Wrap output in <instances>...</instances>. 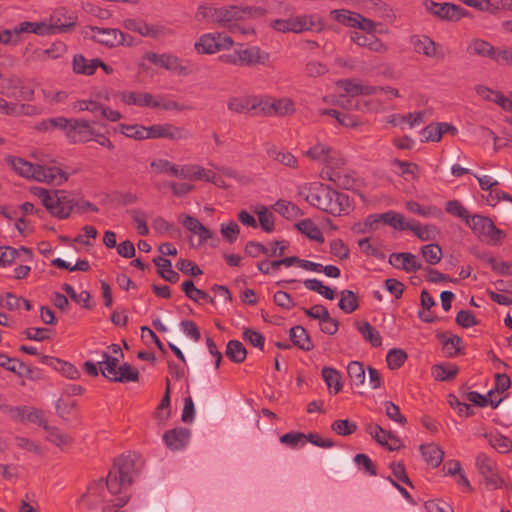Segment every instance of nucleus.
Wrapping results in <instances>:
<instances>
[{
    "label": "nucleus",
    "mask_w": 512,
    "mask_h": 512,
    "mask_svg": "<svg viewBox=\"0 0 512 512\" xmlns=\"http://www.w3.org/2000/svg\"><path fill=\"white\" fill-rule=\"evenodd\" d=\"M331 429L338 435L349 436L357 430V425L348 419L335 420L331 425Z\"/></svg>",
    "instance_id": "obj_57"
},
{
    "label": "nucleus",
    "mask_w": 512,
    "mask_h": 512,
    "mask_svg": "<svg viewBox=\"0 0 512 512\" xmlns=\"http://www.w3.org/2000/svg\"><path fill=\"white\" fill-rule=\"evenodd\" d=\"M238 60L241 66H254L265 64L269 60V54L263 52L258 46H252L245 49H238Z\"/></svg>",
    "instance_id": "obj_20"
},
{
    "label": "nucleus",
    "mask_w": 512,
    "mask_h": 512,
    "mask_svg": "<svg viewBox=\"0 0 512 512\" xmlns=\"http://www.w3.org/2000/svg\"><path fill=\"white\" fill-rule=\"evenodd\" d=\"M322 376L330 393L336 395L342 390L341 375L336 369L324 367L322 369Z\"/></svg>",
    "instance_id": "obj_35"
},
{
    "label": "nucleus",
    "mask_w": 512,
    "mask_h": 512,
    "mask_svg": "<svg viewBox=\"0 0 512 512\" xmlns=\"http://www.w3.org/2000/svg\"><path fill=\"white\" fill-rule=\"evenodd\" d=\"M358 325V330L365 341L369 342L373 347H379L382 344V337L380 333L369 323L364 322Z\"/></svg>",
    "instance_id": "obj_39"
},
{
    "label": "nucleus",
    "mask_w": 512,
    "mask_h": 512,
    "mask_svg": "<svg viewBox=\"0 0 512 512\" xmlns=\"http://www.w3.org/2000/svg\"><path fill=\"white\" fill-rule=\"evenodd\" d=\"M117 375L113 377V382H137L139 380V372L129 363L125 362L118 367Z\"/></svg>",
    "instance_id": "obj_40"
},
{
    "label": "nucleus",
    "mask_w": 512,
    "mask_h": 512,
    "mask_svg": "<svg viewBox=\"0 0 512 512\" xmlns=\"http://www.w3.org/2000/svg\"><path fill=\"white\" fill-rule=\"evenodd\" d=\"M443 348L446 350L447 357H455L461 352L462 338L458 335H452L446 338L444 334L439 336Z\"/></svg>",
    "instance_id": "obj_43"
},
{
    "label": "nucleus",
    "mask_w": 512,
    "mask_h": 512,
    "mask_svg": "<svg viewBox=\"0 0 512 512\" xmlns=\"http://www.w3.org/2000/svg\"><path fill=\"white\" fill-rule=\"evenodd\" d=\"M220 232L225 240L233 243L238 238L240 229L235 221H230L228 224H221Z\"/></svg>",
    "instance_id": "obj_64"
},
{
    "label": "nucleus",
    "mask_w": 512,
    "mask_h": 512,
    "mask_svg": "<svg viewBox=\"0 0 512 512\" xmlns=\"http://www.w3.org/2000/svg\"><path fill=\"white\" fill-rule=\"evenodd\" d=\"M420 451L427 464L433 468L438 467L443 461L444 452L440 446L434 443L421 445Z\"/></svg>",
    "instance_id": "obj_27"
},
{
    "label": "nucleus",
    "mask_w": 512,
    "mask_h": 512,
    "mask_svg": "<svg viewBox=\"0 0 512 512\" xmlns=\"http://www.w3.org/2000/svg\"><path fill=\"white\" fill-rule=\"evenodd\" d=\"M389 263L407 273H414L422 268V264L417 260L416 255L409 252L392 253L389 257Z\"/></svg>",
    "instance_id": "obj_17"
},
{
    "label": "nucleus",
    "mask_w": 512,
    "mask_h": 512,
    "mask_svg": "<svg viewBox=\"0 0 512 512\" xmlns=\"http://www.w3.org/2000/svg\"><path fill=\"white\" fill-rule=\"evenodd\" d=\"M326 468L337 478L347 477L352 471L350 458L341 451H331L326 456Z\"/></svg>",
    "instance_id": "obj_12"
},
{
    "label": "nucleus",
    "mask_w": 512,
    "mask_h": 512,
    "mask_svg": "<svg viewBox=\"0 0 512 512\" xmlns=\"http://www.w3.org/2000/svg\"><path fill=\"white\" fill-rule=\"evenodd\" d=\"M0 409L4 413L10 415V417L15 421L21 423L30 422L42 426L44 429H48V425L46 420L44 419L43 412L35 407H13L7 404H3V406H0Z\"/></svg>",
    "instance_id": "obj_8"
},
{
    "label": "nucleus",
    "mask_w": 512,
    "mask_h": 512,
    "mask_svg": "<svg viewBox=\"0 0 512 512\" xmlns=\"http://www.w3.org/2000/svg\"><path fill=\"white\" fill-rule=\"evenodd\" d=\"M150 166L158 174L166 173L171 176H174L177 174V165L173 164L172 162H170L166 159L154 160L151 162Z\"/></svg>",
    "instance_id": "obj_58"
},
{
    "label": "nucleus",
    "mask_w": 512,
    "mask_h": 512,
    "mask_svg": "<svg viewBox=\"0 0 512 512\" xmlns=\"http://www.w3.org/2000/svg\"><path fill=\"white\" fill-rule=\"evenodd\" d=\"M268 153L270 157L285 166L291 168H295L297 166V159L288 151L270 150Z\"/></svg>",
    "instance_id": "obj_61"
},
{
    "label": "nucleus",
    "mask_w": 512,
    "mask_h": 512,
    "mask_svg": "<svg viewBox=\"0 0 512 512\" xmlns=\"http://www.w3.org/2000/svg\"><path fill=\"white\" fill-rule=\"evenodd\" d=\"M238 6L213 7L208 4L200 5L195 13V19L199 22L217 23L223 27L228 26L239 16Z\"/></svg>",
    "instance_id": "obj_4"
},
{
    "label": "nucleus",
    "mask_w": 512,
    "mask_h": 512,
    "mask_svg": "<svg viewBox=\"0 0 512 512\" xmlns=\"http://www.w3.org/2000/svg\"><path fill=\"white\" fill-rule=\"evenodd\" d=\"M120 132L129 138H134L136 140H144L147 139V129L142 125H128V124H119L118 126Z\"/></svg>",
    "instance_id": "obj_50"
},
{
    "label": "nucleus",
    "mask_w": 512,
    "mask_h": 512,
    "mask_svg": "<svg viewBox=\"0 0 512 512\" xmlns=\"http://www.w3.org/2000/svg\"><path fill=\"white\" fill-rule=\"evenodd\" d=\"M445 210L447 213L459 217L467 223L470 218L469 211L458 200H450L446 203Z\"/></svg>",
    "instance_id": "obj_53"
},
{
    "label": "nucleus",
    "mask_w": 512,
    "mask_h": 512,
    "mask_svg": "<svg viewBox=\"0 0 512 512\" xmlns=\"http://www.w3.org/2000/svg\"><path fill=\"white\" fill-rule=\"evenodd\" d=\"M467 53L469 55L486 57L494 61L496 48L485 40L473 39L467 46Z\"/></svg>",
    "instance_id": "obj_25"
},
{
    "label": "nucleus",
    "mask_w": 512,
    "mask_h": 512,
    "mask_svg": "<svg viewBox=\"0 0 512 512\" xmlns=\"http://www.w3.org/2000/svg\"><path fill=\"white\" fill-rule=\"evenodd\" d=\"M59 191L49 192L46 189L38 188L37 195L42 199L43 205L52 214L56 215L60 219L64 218V207L61 202V198L58 195Z\"/></svg>",
    "instance_id": "obj_21"
},
{
    "label": "nucleus",
    "mask_w": 512,
    "mask_h": 512,
    "mask_svg": "<svg viewBox=\"0 0 512 512\" xmlns=\"http://www.w3.org/2000/svg\"><path fill=\"white\" fill-rule=\"evenodd\" d=\"M98 207L82 196L66 195V219L72 215H83L88 212L97 213Z\"/></svg>",
    "instance_id": "obj_15"
},
{
    "label": "nucleus",
    "mask_w": 512,
    "mask_h": 512,
    "mask_svg": "<svg viewBox=\"0 0 512 512\" xmlns=\"http://www.w3.org/2000/svg\"><path fill=\"white\" fill-rule=\"evenodd\" d=\"M242 337L245 341L249 342L252 346L259 348L261 351L264 350L265 338L261 333L255 331L251 328H244Z\"/></svg>",
    "instance_id": "obj_55"
},
{
    "label": "nucleus",
    "mask_w": 512,
    "mask_h": 512,
    "mask_svg": "<svg viewBox=\"0 0 512 512\" xmlns=\"http://www.w3.org/2000/svg\"><path fill=\"white\" fill-rule=\"evenodd\" d=\"M137 474L135 459L131 455L117 458L106 477L91 481L81 496L82 508L111 512L123 508L130 500L128 489Z\"/></svg>",
    "instance_id": "obj_1"
},
{
    "label": "nucleus",
    "mask_w": 512,
    "mask_h": 512,
    "mask_svg": "<svg viewBox=\"0 0 512 512\" xmlns=\"http://www.w3.org/2000/svg\"><path fill=\"white\" fill-rule=\"evenodd\" d=\"M411 43L415 52L427 57L437 56V44L428 36H413L411 38Z\"/></svg>",
    "instance_id": "obj_26"
},
{
    "label": "nucleus",
    "mask_w": 512,
    "mask_h": 512,
    "mask_svg": "<svg viewBox=\"0 0 512 512\" xmlns=\"http://www.w3.org/2000/svg\"><path fill=\"white\" fill-rule=\"evenodd\" d=\"M157 267V273L166 281L176 283L179 281L180 275L171 267V261L162 256L153 259Z\"/></svg>",
    "instance_id": "obj_28"
},
{
    "label": "nucleus",
    "mask_w": 512,
    "mask_h": 512,
    "mask_svg": "<svg viewBox=\"0 0 512 512\" xmlns=\"http://www.w3.org/2000/svg\"><path fill=\"white\" fill-rule=\"evenodd\" d=\"M485 438L490 446L499 453H508L512 450V440L502 434H485Z\"/></svg>",
    "instance_id": "obj_37"
},
{
    "label": "nucleus",
    "mask_w": 512,
    "mask_h": 512,
    "mask_svg": "<svg viewBox=\"0 0 512 512\" xmlns=\"http://www.w3.org/2000/svg\"><path fill=\"white\" fill-rule=\"evenodd\" d=\"M317 21L313 15H297L288 19H276L271 22V27L282 33H301L313 30Z\"/></svg>",
    "instance_id": "obj_7"
},
{
    "label": "nucleus",
    "mask_w": 512,
    "mask_h": 512,
    "mask_svg": "<svg viewBox=\"0 0 512 512\" xmlns=\"http://www.w3.org/2000/svg\"><path fill=\"white\" fill-rule=\"evenodd\" d=\"M476 466L483 476L487 487L490 489L502 487L504 480L498 474V467L495 460L485 453H480L476 458Z\"/></svg>",
    "instance_id": "obj_9"
},
{
    "label": "nucleus",
    "mask_w": 512,
    "mask_h": 512,
    "mask_svg": "<svg viewBox=\"0 0 512 512\" xmlns=\"http://www.w3.org/2000/svg\"><path fill=\"white\" fill-rule=\"evenodd\" d=\"M406 230L412 231L422 241L434 240L439 234V229L433 224L421 226L417 222H412L406 225Z\"/></svg>",
    "instance_id": "obj_29"
},
{
    "label": "nucleus",
    "mask_w": 512,
    "mask_h": 512,
    "mask_svg": "<svg viewBox=\"0 0 512 512\" xmlns=\"http://www.w3.org/2000/svg\"><path fill=\"white\" fill-rule=\"evenodd\" d=\"M0 79L2 80L0 86L1 95L20 101L33 100L34 90L27 86L19 76L13 74L8 77H4L0 72Z\"/></svg>",
    "instance_id": "obj_6"
},
{
    "label": "nucleus",
    "mask_w": 512,
    "mask_h": 512,
    "mask_svg": "<svg viewBox=\"0 0 512 512\" xmlns=\"http://www.w3.org/2000/svg\"><path fill=\"white\" fill-rule=\"evenodd\" d=\"M295 226L301 233L305 234L311 240H315L319 243L324 242L322 231L311 219H304L298 222Z\"/></svg>",
    "instance_id": "obj_34"
},
{
    "label": "nucleus",
    "mask_w": 512,
    "mask_h": 512,
    "mask_svg": "<svg viewBox=\"0 0 512 512\" xmlns=\"http://www.w3.org/2000/svg\"><path fill=\"white\" fill-rule=\"evenodd\" d=\"M289 336L293 345L303 351H311L314 348L311 338L303 326L297 325L292 327L289 331Z\"/></svg>",
    "instance_id": "obj_24"
},
{
    "label": "nucleus",
    "mask_w": 512,
    "mask_h": 512,
    "mask_svg": "<svg viewBox=\"0 0 512 512\" xmlns=\"http://www.w3.org/2000/svg\"><path fill=\"white\" fill-rule=\"evenodd\" d=\"M385 414L386 416L401 425H405L407 423V419L404 415L401 414L400 408L398 405L394 404L391 401H386L384 403Z\"/></svg>",
    "instance_id": "obj_60"
},
{
    "label": "nucleus",
    "mask_w": 512,
    "mask_h": 512,
    "mask_svg": "<svg viewBox=\"0 0 512 512\" xmlns=\"http://www.w3.org/2000/svg\"><path fill=\"white\" fill-rule=\"evenodd\" d=\"M8 162L20 176L33 178L40 182H52L61 171L55 167H44L39 164L34 165L23 158L11 157L8 159Z\"/></svg>",
    "instance_id": "obj_3"
},
{
    "label": "nucleus",
    "mask_w": 512,
    "mask_h": 512,
    "mask_svg": "<svg viewBox=\"0 0 512 512\" xmlns=\"http://www.w3.org/2000/svg\"><path fill=\"white\" fill-rule=\"evenodd\" d=\"M261 104V97L258 96H237L229 98L227 107L235 113H247L257 110Z\"/></svg>",
    "instance_id": "obj_19"
},
{
    "label": "nucleus",
    "mask_w": 512,
    "mask_h": 512,
    "mask_svg": "<svg viewBox=\"0 0 512 512\" xmlns=\"http://www.w3.org/2000/svg\"><path fill=\"white\" fill-rule=\"evenodd\" d=\"M303 284L308 290L317 292L328 300H333L335 297L334 291L318 279H306Z\"/></svg>",
    "instance_id": "obj_46"
},
{
    "label": "nucleus",
    "mask_w": 512,
    "mask_h": 512,
    "mask_svg": "<svg viewBox=\"0 0 512 512\" xmlns=\"http://www.w3.org/2000/svg\"><path fill=\"white\" fill-rule=\"evenodd\" d=\"M335 13V19L346 26L356 28V24H359L357 16H359V13L352 12L349 10H336Z\"/></svg>",
    "instance_id": "obj_59"
},
{
    "label": "nucleus",
    "mask_w": 512,
    "mask_h": 512,
    "mask_svg": "<svg viewBox=\"0 0 512 512\" xmlns=\"http://www.w3.org/2000/svg\"><path fill=\"white\" fill-rule=\"evenodd\" d=\"M195 49L199 53L213 54L218 52L217 41L213 33H207L202 35L199 40L195 43Z\"/></svg>",
    "instance_id": "obj_42"
},
{
    "label": "nucleus",
    "mask_w": 512,
    "mask_h": 512,
    "mask_svg": "<svg viewBox=\"0 0 512 512\" xmlns=\"http://www.w3.org/2000/svg\"><path fill=\"white\" fill-rule=\"evenodd\" d=\"M337 87L343 89L349 98H355L358 95L377 94L382 87L361 85L352 79H341L336 82Z\"/></svg>",
    "instance_id": "obj_18"
},
{
    "label": "nucleus",
    "mask_w": 512,
    "mask_h": 512,
    "mask_svg": "<svg viewBox=\"0 0 512 512\" xmlns=\"http://www.w3.org/2000/svg\"><path fill=\"white\" fill-rule=\"evenodd\" d=\"M94 129L86 120L66 119V138L71 143H86L93 139Z\"/></svg>",
    "instance_id": "obj_11"
},
{
    "label": "nucleus",
    "mask_w": 512,
    "mask_h": 512,
    "mask_svg": "<svg viewBox=\"0 0 512 512\" xmlns=\"http://www.w3.org/2000/svg\"><path fill=\"white\" fill-rule=\"evenodd\" d=\"M91 30L92 38L107 47H116L125 41L124 33L119 29L92 27Z\"/></svg>",
    "instance_id": "obj_14"
},
{
    "label": "nucleus",
    "mask_w": 512,
    "mask_h": 512,
    "mask_svg": "<svg viewBox=\"0 0 512 512\" xmlns=\"http://www.w3.org/2000/svg\"><path fill=\"white\" fill-rule=\"evenodd\" d=\"M0 366L7 369L8 371L22 375V370L26 369V365L23 362L15 358H10L5 354L0 353Z\"/></svg>",
    "instance_id": "obj_56"
},
{
    "label": "nucleus",
    "mask_w": 512,
    "mask_h": 512,
    "mask_svg": "<svg viewBox=\"0 0 512 512\" xmlns=\"http://www.w3.org/2000/svg\"><path fill=\"white\" fill-rule=\"evenodd\" d=\"M226 356L234 363H243L247 357V350L239 340H230L227 343Z\"/></svg>",
    "instance_id": "obj_32"
},
{
    "label": "nucleus",
    "mask_w": 512,
    "mask_h": 512,
    "mask_svg": "<svg viewBox=\"0 0 512 512\" xmlns=\"http://www.w3.org/2000/svg\"><path fill=\"white\" fill-rule=\"evenodd\" d=\"M407 353L403 349L393 348L386 355V362L391 370L399 369L407 360Z\"/></svg>",
    "instance_id": "obj_48"
},
{
    "label": "nucleus",
    "mask_w": 512,
    "mask_h": 512,
    "mask_svg": "<svg viewBox=\"0 0 512 512\" xmlns=\"http://www.w3.org/2000/svg\"><path fill=\"white\" fill-rule=\"evenodd\" d=\"M432 372L436 380L439 381H449L458 373V367L455 365L445 366L442 364L434 365L432 367Z\"/></svg>",
    "instance_id": "obj_52"
},
{
    "label": "nucleus",
    "mask_w": 512,
    "mask_h": 512,
    "mask_svg": "<svg viewBox=\"0 0 512 512\" xmlns=\"http://www.w3.org/2000/svg\"><path fill=\"white\" fill-rule=\"evenodd\" d=\"M103 361H99L98 365L100 366V373L103 377L113 382V377L117 375L118 363L119 360L115 356H111L107 352H103L102 354Z\"/></svg>",
    "instance_id": "obj_30"
},
{
    "label": "nucleus",
    "mask_w": 512,
    "mask_h": 512,
    "mask_svg": "<svg viewBox=\"0 0 512 512\" xmlns=\"http://www.w3.org/2000/svg\"><path fill=\"white\" fill-rule=\"evenodd\" d=\"M330 253L340 260H345L349 258L350 250L342 239H334L330 242Z\"/></svg>",
    "instance_id": "obj_62"
},
{
    "label": "nucleus",
    "mask_w": 512,
    "mask_h": 512,
    "mask_svg": "<svg viewBox=\"0 0 512 512\" xmlns=\"http://www.w3.org/2000/svg\"><path fill=\"white\" fill-rule=\"evenodd\" d=\"M20 253L25 254L26 260L32 259V251L29 248L21 247L19 250L6 246L0 247V265L11 264L19 256Z\"/></svg>",
    "instance_id": "obj_33"
},
{
    "label": "nucleus",
    "mask_w": 512,
    "mask_h": 512,
    "mask_svg": "<svg viewBox=\"0 0 512 512\" xmlns=\"http://www.w3.org/2000/svg\"><path fill=\"white\" fill-rule=\"evenodd\" d=\"M147 59L157 65V66H160L162 68H165V69H168V70H172V69H175L177 66H178V58L174 55H169V54H156V53H152L151 55H149L147 57Z\"/></svg>",
    "instance_id": "obj_45"
},
{
    "label": "nucleus",
    "mask_w": 512,
    "mask_h": 512,
    "mask_svg": "<svg viewBox=\"0 0 512 512\" xmlns=\"http://www.w3.org/2000/svg\"><path fill=\"white\" fill-rule=\"evenodd\" d=\"M381 221L385 225L391 226L394 229L397 230H406V225L409 224V222L405 221V218L403 215H401L398 212L395 211H388L381 214Z\"/></svg>",
    "instance_id": "obj_44"
},
{
    "label": "nucleus",
    "mask_w": 512,
    "mask_h": 512,
    "mask_svg": "<svg viewBox=\"0 0 512 512\" xmlns=\"http://www.w3.org/2000/svg\"><path fill=\"white\" fill-rule=\"evenodd\" d=\"M139 235L146 236L149 234L147 226V215L140 209H131L128 211Z\"/></svg>",
    "instance_id": "obj_49"
},
{
    "label": "nucleus",
    "mask_w": 512,
    "mask_h": 512,
    "mask_svg": "<svg viewBox=\"0 0 512 512\" xmlns=\"http://www.w3.org/2000/svg\"><path fill=\"white\" fill-rule=\"evenodd\" d=\"M424 508H425L426 512H448V511L453 512L454 511V507L450 503H448L442 499L428 500L424 503Z\"/></svg>",
    "instance_id": "obj_63"
},
{
    "label": "nucleus",
    "mask_w": 512,
    "mask_h": 512,
    "mask_svg": "<svg viewBox=\"0 0 512 512\" xmlns=\"http://www.w3.org/2000/svg\"><path fill=\"white\" fill-rule=\"evenodd\" d=\"M22 334L29 340L44 341L52 337V330L49 328L31 327L25 329Z\"/></svg>",
    "instance_id": "obj_54"
},
{
    "label": "nucleus",
    "mask_w": 512,
    "mask_h": 512,
    "mask_svg": "<svg viewBox=\"0 0 512 512\" xmlns=\"http://www.w3.org/2000/svg\"><path fill=\"white\" fill-rule=\"evenodd\" d=\"M340 295L338 306L343 312L350 314L358 309V297L352 290H342Z\"/></svg>",
    "instance_id": "obj_38"
},
{
    "label": "nucleus",
    "mask_w": 512,
    "mask_h": 512,
    "mask_svg": "<svg viewBox=\"0 0 512 512\" xmlns=\"http://www.w3.org/2000/svg\"><path fill=\"white\" fill-rule=\"evenodd\" d=\"M421 254L430 265L438 264L442 259V249L438 244H428L421 248Z\"/></svg>",
    "instance_id": "obj_47"
},
{
    "label": "nucleus",
    "mask_w": 512,
    "mask_h": 512,
    "mask_svg": "<svg viewBox=\"0 0 512 512\" xmlns=\"http://www.w3.org/2000/svg\"><path fill=\"white\" fill-rule=\"evenodd\" d=\"M121 100L128 105H136L139 107H160V102L154 100L153 95L147 92H123Z\"/></svg>",
    "instance_id": "obj_22"
},
{
    "label": "nucleus",
    "mask_w": 512,
    "mask_h": 512,
    "mask_svg": "<svg viewBox=\"0 0 512 512\" xmlns=\"http://www.w3.org/2000/svg\"><path fill=\"white\" fill-rule=\"evenodd\" d=\"M305 200L312 206L333 216L347 214L351 208L349 196L323 183L308 188Z\"/></svg>",
    "instance_id": "obj_2"
},
{
    "label": "nucleus",
    "mask_w": 512,
    "mask_h": 512,
    "mask_svg": "<svg viewBox=\"0 0 512 512\" xmlns=\"http://www.w3.org/2000/svg\"><path fill=\"white\" fill-rule=\"evenodd\" d=\"M350 383L355 387H362L365 382V369L361 362L352 361L347 366Z\"/></svg>",
    "instance_id": "obj_36"
},
{
    "label": "nucleus",
    "mask_w": 512,
    "mask_h": 512,
    "mask_svg": "<svg viewBox=\"0 0 512 512\" xmlns=\"http://www.w3.org/2000/svg\"><path fill=\"white\" fill-rule=\"evenodd\" d=\"M190 435L191 432L188 428L178 427L167 430L163 434V440L170 450L177 451L183 449L187 445Z\"/></svg>",
    "instance_id": "obj_16"
},
{
    "label": "nucleus",
    "mask_w": 512,
    "mask_h": 512,
    "mask_svg": "<svg viewBox=\"0 0 512 512\" xmlns=\"http://www.w3.org/2000/svg\"><path fill=\"white\" fill-rule=\"evenodd\" d=\"M147 129V139L167 138L170 140L184 139L188 137L185 129L176 127L172 124H156Z\"/></svg>",
    "instance_id": "obj_13"
},
{
    "label": "nucleus",
    "mask_w": 512,
    "mask_h": 512,
    "mask_svg": "<svg viewBox=\"0 0 512 512\" xmlns=\"http://www.w3.org/2000/svg\"><path fill=\"white\" fill-rule=\"evenodd\" d=\"M14 32L15 35L29 32L35 33L37 35H47V23L24 21L15 26Z\"/></svg>",
    "instance_id": "obj_41"
},
{
    "label": "nucleus",
    "mask_w": 512,
    "mask_h": 512,
    "mask_svg": "<svg viewBox=\"0 0 512 512\" xmlns=\"http://www.w3.org/2000/svg\"><path fill=\"white\" fill-rule=\"evenodd\" d=\"M466 224L474 234L488 243L498 244L505 237L503 230L497 228L489 217L475 214L467 219Z\"/></svg>",
    "instance_id": "obj_5"
},
{
    "label": "nucleus",
    "mask_w": 512,
    "mask_h": 512,
    "mask_svg": "<svg viewBox=\"0 0 512 512\" xmlns=\"http://www.w3.org/2000/svg\"><path fill=\"white\" fill-rule=\"evenodd\" d=\"M72 69L75 74L91 76L95 73V59H87L82 54L73 57Z\"/></svg>",
    "instance_id": "obj_31"
},
{
    "label": "nucleus",
    "mask_w": 512,
    "mask_h": 512,
    "mask_svg": "<svg viewBox=\"0 0 512 512\" xmlns=\"http://www.w3.org/2000/svg\"><path fill=\"white\" fill-rule=\"evenodd\" d=\"M66 295H68L75 303L79 304L85 309H92L93 305L90 302L91 295L88 291L83 290L76 293L72 286L66 284Z\"/></svg>",
    "instance_id": "obj_51"
},
{
    "label": "nucleus",
    "mask_w": 512,
    "mask_h": 512,
    "mask_svg": "<svg viewBox=\"0 0 512 512\" xmlns=\"http://www.w3.org/2000/svg\"><path fill=\"white\" fill-rule=\"evenodd\" d=\"M123 25L126 29L137 32L146 37L157 38L161 33V29L159 27L147 24L142 20L126 19L123 22Z\"/></svg>",
    "instance_id": "obj_23"
},
{
    "label": "nucleus",
    "mask_w": 512,
    "mask_h": 512,
    "mask_svg": "<svg viewBox=\"0 0 512 512\" xmlns=\"http://www.w3.org/2000/svg\"><path fill=\"white\" fill-rule=\"evenodd\" d=\"M423 5L428 13L441 20L458 21L465 15L463 8L452 3H437L433 0H424Z\"/></svg>",
    "instance_id": "obj_10"
}]
</instances>
